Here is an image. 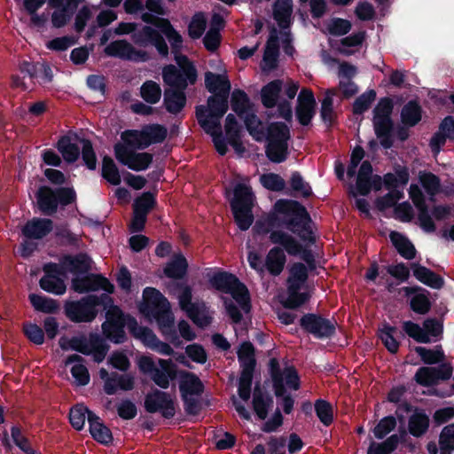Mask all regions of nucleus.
Instances as JSON below:
<instances>
[{
    "label": "nucleus",
    "mask_w": 454,
    "mask_h": 454,
    "mask_svg": "<svg viewBox=\"0 0 454 454\" xmlns=\"http://www.w3.org/2000/svg\"><path fill=\"white\" fill-rule=\"evenodd\" d=\"M89 431L92 438L105 445L109 446L114 441L111 430L102 422L101 419L94 412L89 413Z\"/></svg>",
    "instance_id": "393cba45"
},
{
    "label": "nucleus",
    "mask_w": 454,
    "mask_h": 454,
    "mask_svg": "<svg viewBox=\"0 0 454 454\" xmlns=\"http://www.w3.org/2000/svg\"><path fill=\"white\" fill-rule=\"evenodd\" d=\"M53 230V221L50 218L33 217L21 228V235L27 239H43Z\"/></svg>",
    "instance_id": "a211bd4d"
},
{
    "label": "nucleus",
    "mask_w": 454,
    "mask_h": 454,
    "mask_svg": "<svg viewBox=\"0 0 454 454\" xmlns=\"http://www.w3.org/2000/svg\"><path fill=\"white\" fill-rule=\"evenodd\" d=\"M144 408L148 413L160 412L166 419H173L176 415L175 399L168 392L158 388L145 395Z\"/></svg>",
    "instance_id": "f8f14e48"
},
{
    "label": "nucleus",
    "mask_w": 454,
    "mask_h": 454,
    "mask_svg": "<svg viewBox=\"0 0 454 454\" xmlns=\"http://www.w3.org/2000/svg\"><path fill=\"white\" fill-rule=\"evenodd\" d=\"M389 239L397 253L403 258L413 260L416 257L417 250L408 237L396 231H392L389 233Z\"/></svg>",
    "instance_id": "c85d7f7f"
},
{
    "label": "nucleus",
    "mask_w": 454,
    "mask_h": 454,
    "mask_svg": "<svg viewBox=\"0 0 454 454\" xmlns=\"http://www.w3.org/2000/svg\"><path fill=\"white\" fill-rule=\"evenodd\" d=\"M403 291L406 297L413 295L410 301V308L413 312L426 315L430 311L432 304L428 298L429 292L427 290L419 286H404Z\"/></svg>",
    "instance_id": "aec40b11"
},
{
    "label": "nucleus",
    "mask_w": 454,
    "mask_h": 454,
    "mask_svg": "<svg viewBox=\"0 0 454 454\" xmlns=\"http://www.w3.org/2000/svg\"><path fill=\"white\" fill-rule=\"evenodd\" d=\"M270 373L272 380L274 394L277 397L282 396L286 392L284 377L277 358L270 360Z\"/></svg>",
    "instance_id": "603ef678"
},
{
    "label": "nucleus",
    "mask_w": 454,
    "mask_h": 454,
    "mask_svg": "<svg viewBox=\"0 0 454 454\" xmlns=\"http://www.w3.org/2000/svg\"><path fill=\"white\" fill-rule=\"evenodd\" d=\"M100 306L106 310V320L102 324L129 321L131 316L124 313L119 306L115 305L112 297L111 301H105V302L100 303Z\"/></svg>",
    "instance_id": "864d4df0"
},
{
    "label": "nucleus",
    "mask_w": 454,
    "mask_h": 454,
    "mask_svg": "<svg viewBox=\"0 0 454 454\" xmlns=\"http://www.w3.org/2000/svg\"><path fill=\"white\" fill-rule=\"evenodd\" d=\"M111 301V296L106 294L100 295L89 294L78 301H67L64 305L66 317L74 323H91L98 314L100 303Z\"/></svg>",
    "instance_id": "20e7f679"
},
{
    "label": "nucleus",
    "mask_w": 454,
    "mask_h": 454,
    "mask_svg": "<svg viewBox=\"0 0 454 454\" xmlns=\"http://www.w3.org/2000/svg\"><path fill=\"white\" fill-rule=\"evenodd\" d=\"M301 329L318 340L331 339L336 333L337 321L319 313H305L299 319Z\"/></svg>",
    "instance_id": "9d476101"
},
{
    "label": "nucleus",
    "mask_w": 454,
    "mask_h": 454,
    "mask_svg": "<svg viewBox=\"0 0 454 454\" xmlns=\"http://www.w3.org/2000/svg\"><path fill=\"white\" fill-rule=\"evenodd\" d=\"M276 214L270 215L271 227L285 228L308 244L316 243L313 221L307 208L299 201L280 199L274 204Z\"/></svg>",
    "instance_id": "f257e3e1"
},
{
    "label": "nucleus",
    "mask_w": 454,
    "mask_h": 454,
    "mask_svg": "<svg viewBox=\"0 0 454 454\" xmlns=\"http://www.w3.org/2000/svg\"><path fill=\"white\" fill-rule=\"evenodd\" d=\"M128 325V321L114 322L108 324H102V333L106 340L114 344H122L127 340L125 327Z\"/></svg>",
    "instance_id": "72a5a7b5"
},
{
    "label": "nucleus",
    "mask_w": 454,
    "mask_h": 454,
    "mask_svg": "<svg viewBox=\"0 0 454 454\" xmlns=\"http://www.w3.org/2000/svg\"><path fill=\"white\" fill-rule=\"evenodd\" d=\"M376 98V91L369 90L356 98L352 106V112L355 115L363 114L367 111Z\"/></svg>",
    "instance_id": "680f3d73"
},
{
    "label": "nucleus",
    "mask_w": 454,
    "mask_h": 454,
    "mask_svg": "<svg viewBox=\"0 0 454 454\" xmlns=\"http://www.w3.org/2000/svg\"><path fill=\"white\" fill-rule=\"evenodd\" d=\"M429 426L430 419L425 410L415 407L408 420L409 433L414 437H422L428 431Z\"/></svg>",
    "instance_id": "bb28decb"
},
{
    "label": "nucleus",
    "mask_w": 454,
    "mask_h": 454,
    "mask_svg": "<svg viewBox=\"0 0 454 454\" xmlns=\"http://www.w3.org/2000/svg\"><path fill=\"white\" fill-rule=\"evenodd\" d=\"M279 246H275L269 250L264 262H262L259 253L254 251L248 252L247 262L249 266L260 274L267 270L273 277L279 276L286 263V250L283 247Z\"/></svg>",
    "instance_id": "1a4fd4ad"
},
{
    "label": "nucleus",
    "mask_w": 454,
    "mask_h": 454,
    "mask_svg": "<svg viewBox=\"0 0 454 454\" xmlns=\"http://www.w3.org/2000/svg\"><path fill=\"white\" fill-rule=\"evenodd\" d=\"M373 129L376 137L384 149H390L394 145L393 131L394 121L392 119H372Z\"/></svg>",
    "instance_id": "cd10ccee"
},
{
    "label": "nucleus",
    "mask_w": 454,
    "mask_h": 454,
    "mask_svg": "<svg viewBox=\"0 0 454 454\" xmlns=\"http://www.w3.org/2000/svg\"><path fill=\"white\" fill-rule=\"evenodd\" d=\"M205 85L207 90L215 95V93L230 94L231 85L226 75L207 72L205 74Z\"/></svg>",
    "instance_id": "473e14b6"
},
{
    "label": "nucleus",
    "mask_w": 454,
    "mask_h": 454,
    "mask_svg": "<svg viewBox=\"0 0 454 454\" xmlns=\"http://www.w3.org/2000/svg\"><path fill=\"white\" fill-rule=\"evenodd\" d=\"M177 378H179L181 396L200 395L204 392V385L195 373L180 370Z\"/></svg>",
    "instance_id": "4be33fe9"
},
{
    "label": "nucleus",
    "mask_w": 454,
    "mask_h": 454,
    "mask_svg": "<svg viewBox=\"0 0 454 454\" xmlns=\"http://www.w3.org/2000/svg\"><path fill=\"white\" fill-rule=\"evenodd\" d=\"M135 387V379L131 374H119L112 372L110 378L104 383V391L108 395L116 394L118 388L123 391H130Z\"/></svg>",
    "instance_id": "a878e982"
},
{
    "label": "nucleus",
    "mask_w": 454,
    "mask_h": 454,
    "mask_svg": "<svg viewBox=\"0 0 454 454\" xmlns=\"http://www.w3.org/2000/svg\"><path fill=\"white\" fill-rule=\"evenodd\" d=\"M231 106L233 112L239 118H243L244 114L253 110V104L247 94L240 89H235L231 96Z\"/></svg>",
    "instance_id": "58836bf2"
},
{
    "label": "nucleus",
    "mask_w": 454,
    "mask_h": 454,
    "mask_svg": "<svg viewBox=\"0 0 454 454\" xmlns=\"http://www.w3.org/2000/svg\"><path fill=\"white\" fill-rule=\"evenodd\" d=\"M55 147L67 163H74L79 159L80 147L73 143L72 138L67 135L60 137Z\"/></svg>",
    "instance_id": "e433bc0d"
},
{
    "label": "nucleus",
    "mask_w": 454,
    "mask_h": 454,
    "mask_svg": "<svg viewBox=\"0 0 454 454\" xmlns=\"http://www.w3.org/2000/svg\"><path fill=\"white\" fill-rule=\"evenodd\" d=\"M440 454H452L454 451V423L445 426L439 436Z\"/></svg>",
    "instance_id": "bf43d9fd"
},
{
    "label": "nucleus",
    "mask_w": 454,
    "mask_h": 454,
    "mask_svg": "<svg viewBox=\"0 0 454 454\" xmlns=\"http://www.w3.org/2000/svg\"><path fill=\"white\" fill-rule=\"evenodd\" d=\"M290 137L289 127L285 122L275 121L268 125L263 138H265L267 142L284 140L288 142Z\"/></svg>",
    "instance_id": "c03bdc74"
},
{
    "label": "nucleus",
    "mask_w": 454,
    "mask_h": 454,
    "mask_svg": "<svg viewBox=\"0 0 454 454\" xmlns=\"http://www.w3.org/2000/svg\"><path fill=\"white\" fill-rule=\"evenodd\" d=\"M254 193L246 184L239 183L233 189V198L230 201L231 208L253 207Z\"/></svg>",
    "instance_id": "7c9ffc66"
},
{
    "label": "nucleus",
    "mask_w": 454,
    "mask_h": 454,
    "mask_svg": "<svg viewBox=\"0 0 454 454\" xmlns=\"http://www.w3.org/2000/svg\"><path fill=\"white\" fill-rule=\"evenodd\" d=\"M409 195L419 211L418 219L421 229L426 232H434L436 226L429 214L428 206L426 203L425 197L420 188L417 184H411L409 189Z\"/></svg>",
    "instance_id": "f3484780"
},
{
    "label": "nucleus",
    "mask_w": 454,
    "mask_h": 454,
    "mask_svg": "<svg viewBox=\"0 0 454 454\" xmlns=\"http://www.w3.org/2000/svg\"><path fill=\"white\" fill-rule=\"evenodd\" d=\"M93 412L83 404H76L70 409L69 422L77 431H81L85 424V419L89 421V413Z\"/></svg>",
    "instance_id": "5fc2aeb1"
},
{
    "label": "nucleus",
    "mask_w": 454,
    "mask_h": 454,
    "mask_svg": "<svg viewBox=\"0 0 454 454\" xmlns=\"http://www.w3.org/2000/svg\"><path fill=\"white\" fill-rule=\"evenodd\" d=\"M35 198L39 210L44 215L52 216L57 213L59 205L66 207L74 203L76 193L69 187L51 188L42 185L36 191Z\"/></svg>",
    "instance_id": "39448f33"
},
{
    "label": "nucleus",
    "mask_w": 454,
    "mask_h": 454,
    "mask_svg": "<svg viewBox=\"0 0 454 454\" xmlns=\"http://www.w3.org/2000/svg\"><path fill=\"white\" fill-rule=\"evenodd\" d=\"M28 300L36 311L47 314H55L59 309V304L52 298L41 294H30Z\"/></svg>",
    "instance_id": "37998d69"
},
{
    "label": "nucleus",
    "mask_w": 454,
    "mask_h": 454,
    "mask_svg": "<svg viewBox=\"0 0 454 454\" xmlns=\"http://www.w3.org/2000/svg\"><path fill=\"white\" fill-rule=\"evenodd\" d=\"M210 286L226 294H231L244 312L251 309L250 294L244 283L239 278L228 271L218 269L212 274L207 275Z\"/></svg>",
    "instance_id": "7ed1b4c3"
},
{
    "label": "nucleus",
    "mask_w": 454,
    "mask_h": 454,
    "mask_svg": "<svg viewBox=\"0 0 454 454\" xmlns=\"http://www.w3.org/2000/svg\"><path fill=\"white\" fill-rule=\"evenodd\" d=\"M158 364L160 368L157 367L150 378L159 387L167 389L170 381L177 379L180 370L171 359L160 358Z\"/></svg>",
    "instance_id": "6ab92c4d"
},
{
    "label": "nucleus",
    "mask_w": 454,
    "mask_h": 454,
    "mask_svg": "<svg viewBox=\"0 0 454 454\" xmlns=\"http://www.w3.org/2000/svg\"><path fill=\"white\" fill-rule=\"evenodd\" d=\"M143 299L141 312L155 319L160 333L178 347L181 341L174 326V316L168 299L158 289L149 286L144 289Z\"/></svg>",
    "instance_id": "f03ea898"
},
{
    "label": "nucleus",
    "mask_w": 454,
    "mask_h": 454,
    "mask_svg": "<svg viewBox=\"0 0 454 454\" xmlns=\"http://www.w3.org/2000/svg\"><path fill=\"white\" fill-rule=\"evenodd\" d=\"M253 410L259 419L264 420L269 413L270 409L273 406V397L263 392L259 386H256L253 395Z\"/></svg>",
    "instance_id": "c756f323"
},
{
    "label": "nucleus",
    "mask_w": 454,
    "mask_h": 454,
    "mask_svg": "<svg viewBox=\"0 0 454 454\" xmlns=\"http://www.w3.org/2000/svg\"><path fill=\"white\" fill-rule=\"evenodd\" d=\"M187 269L188 262L186 258L182 254H179L167 263L163 272L167 278L182 279L186 275Z\"/></svg>",
    "instance_id": "4c0bfd02"
},
{
    "label": "nucleus",
    "mask_w": 454,
    "mask_h": 454,
    "mask_svg": "<svg viewBox=\"0 0 454 454\" xmlns=\"http://www.w3.org/2000/svg\"><path fill=\"white\" fill-rule=\"evenodd\" d=\"M315 412L324 426L329 427L333 422V405L326 400L317 399L314 403Z\"/></svg>",
    "instance_id": "4d7b16f0"
},
{
    "label": "nucleus",
    "mask_w": 454,
    "mask_h": 454,
    "mask_svg": "<svg viewBox=\"0 0 454 454\" xmlns=\"http://www.w3.org/2000/svg\"><path fill=\"white\" fill-rule=\"evenodd\" d=\"M39 286L43 291L55 295H62L67 291L63 278H40Z\"/></svg>",
    "instance_id": "774afa93"
},
{
    "label": "nucleus",
    "mask_w": 454,
    "mask_h": 454,
    "mask_svg": "<svg viewBox=\"0 0 454 454\" xmlns=\"http://www.w3.org/2000/svg\"><path fill=\"white\" fill-rule=\"evenodd\" d=\"M410 268L412 270L414 278L420 283L433 289H441L444 286L443 278L426 266L419 262H411Z\"/></svg>",
    "instance_id": "5701e85b"
},
{
    "label": "nucleus",
    "mask_w": 454,
    "mask_h": 454,
    "mask_svg": "<svg viewBox=\"0 0 454 454\" xmlns=\"http://www.w3.org/2000/svg\"><path fill=\"white\" fill-rule=\"evenodd\" d=\"M410 180L409 170L404 166L396 165L395 174L387 173L383 176L384 185L387 189L395 190L399 185L405 186Z\"/></svg>",
    "instance_id": "a19ab883"
},
{
    "label": "nucleus",
    "mask_w": 454,
    "mask_h": 454,
    "mask_svg": "<svg viewBox=\"0 0 454 454\" xmlns=\"http://www.w3.org/2000/svg\"><path fill=\"white\" fill-rule=\"evenodd\" d=\"M265 154L267 158L274 163H282L286 160L288 152V142L270 141L265 145Z\"/></svg>",
    "instance_id": "ea45409f"
},
{
    "label": "nucleus",
    "mask_w": 454,
    "mask_h": 454,
    "mask_svg": "<svg viewBox=\"0 0 454 454\" xmlns=\"http://www.w3.org/2000/svg\"><path fill=\"white\" fill-rule=\"evenodd\" d=\"M270 241L280 245L286 252L292 256L300 255L307 263L311 262L315 256L310 249L304 247L294 237L281 230L272 231L269 236Z\"/></svg>",
    "instance_id": "2eb2a0df"
},
{
    "label": "nucleus",
    "mask_w": 454,
    "mask_h": 454,
    "mask_svg": "<svg viewBox=\"0 0 454 454\" xmlns=\"http://www.w3.org/2000/svg\"><path fill=\"white\" fill-rule=\"evenodd\" d=\"M106 56L119 58L123 60L145 62L149 59L146 51L135 49L126 40H116L110 43L104 50Z\"/></svg>",
    "instance_id": "dca6fc26"
},
{
    "label": "nucleus",
    "mask_w": 454,
    "mask_h": 454,
    "mask_svg": "<svg viewBox=\"0 0 454 454\" xmlns=\"http://www.w3.org/2000/svg\"><path fill=\"white\" fill-rule=\"evenodd\" d=\"M292 11L291 3L276 1L273 5V18L280 27L286 28L289 27Z\"/></svg>",
    "instance_id": "3c124183"
},
{
    "label": "nucleus",
    "mask_w": 454,
    "mask_h": 454,
    "mask_svg": "<svg viewBox=\"0 0 454 454\" xmlns=\"http://www.w3.org/2000/svg\"><path fill=\"white\" fill-rule=\"evenodd\" d=\"M161 35L168 40L172 53L181 51L183 48V37L180 33L172 26L170 21H167L165 26L160 30Z\"/></svg>",
    "instance_id": "052dcab7"
},
{
    "label": "nucleus",
    "mask_w": 454,
    "mask_h": 454,
    "mask_svg": "<svg viewBox=\"0 0 454 454\" xmlns=\"http://www.w3.org/2000/svg\"><path fill=\"white\" fill-rule=\"evenodd\" d=\"M81 143L82 145L80 154L83 160L84 165L90 170H95L97 168V155L93 148L92 142L87 138H82Z\"/></svg>",
    "instance_id": "e2e57ef3"
},
{
    "label": "nucleus",
    "mask_w": 454,
    "mask_h": 454,
    "mask_svg": "<svg viewBox=\"0 0 454 454\" xmlns=\"http://www.w3.org/2000/svg\"><path fill=\"white\" fill-rule=\"evenodd\" d=\"M397 332V327L390 325L387 322L382 323L378 329V337L391 354H396L399 350L400 341L395 336Z\"/></svg>",
    "instance_id": "f704fd0d"
},
{
    "label": "nucleus",
    "mask_w": 454,
    "mask_h": 454,
    "mask_svg": "<svg viewBox=\"0 0 454 454\" xmlns=\"http://www.w3.org/2000/svg\"><path fill=\"white\" fill-rule=\"evenodd\" d=\"M425 364H438L445 360V354L441 345H437L434 349L418 346L414 348Z\"/></svg>",
    "instance_id": "a18cd8bd"
},
{
    "label": "nucleus",
    "mask_w": 454,
    "mask_h": 454,
    "mask_svg": "<svg viewBox=\"0 0 454 454\" xmlns=\"http://www.w3.org/2000/svg\"><path fill=\"white\" fill-rule=\"evenodd\" d=\"M87 293L103 290L106 294H111L114 292V286L109 279L101 274L86 275Z\"/></svg>",
    "instance_id": "8fccbe9b"
},
{
    "label": "nucleus",
    "mask_w": 454,
    "mask_h": 454,
    "mask_svg": "<svg viewBox=\"0 0 454 454\" xmlns=\"http://www.w3.org/2000/svg\"><path fill=\"white\" fill-rule=\"evenodd\" d=\"M246 129L248 133L256 140L262 141L265 136L262 121L254 114V110L245 114L243 118Z\"/></svg>",
    "instance_id": "49530a36"
},
{
    "label": "nucleus",
    "mask_w": 454,
    "mask_h": 454,
    "mask_svg": "<svg viewBox=\"0 0 454 454\" xmlns=\"http://www.w3.org/2000/svg\"><path fill=\"white\" fill-rule=\"evenodd\" d=\"M173 54L178 67L172 64L165 66L162 69L163 82L183 88H187L188 84L193 85L198 79V71L194 64L181 51Z\"/></svg>",
    "instance_id": "0eeeda50"
},
{
    "label": "nucleus",
    "mask_w": 454,
    "mask_h": 454,
    "mask_svg": "<svg viewBox=\"0 0 454 454\" xmlns=\"http://www.w3.org/2000/svg\"><path fill=\"white\" fill-rule=\"evenodd\" d=\"M59 343L63 350L72 349L86 356L91 354V350L89 348L88 340L83 335L74 336L71 339L61 337Z\"/></svg>",
    "instance_id": "de8ad7c7"
},
{
    "label": "nucleus",
    "mask_w": 454,
    "mask_h": 454,
    "mask_svg": "<svg viewBox=\"0 0 454 454\" xmlns=\"http://www.w3.org/2000/svg\"><path fill=\"white\" fill-rule=\"evenodd\" d=\"M422 327L412 321L403 322V330L410 338L418 343L427 344L431 342L430 337L436 340L443 334V318L428 317L423 321Z\"/></svg>",
    "instance_id": "9b49d317"
},
{
    "label": "nucleus",
    "mask_w": 454,
    "mask_h": 454,
    "mask_svg": "<svg viewBox=\"0 0 454 454\" xmlns=\"http://www.w3.org/2000/svg\"><path fill=\"white\" fill-rule=\"evenodd\" d=\"M283 88V81L275 79L265 84L261 90V101L265 108H273L278 105Z\"/></svg>",
    "instance_id": "2f4dec72"
},
{
    "label": "nucleus",
    "mask_w": 454,
    "mask_h": 454,
    "mask_svg": "<svg viewBox=\"0 0 454 454\" xmlns=\"http://www.w3.org/2000/svg\"><path fill=\"white\" fill-rule=\"evenodd\" d=\"M230 94L215 93L207 98V107L200 105L196 106L195 114L198 123L205 132L207 129L221 126V119L229 109Z\"/></svg>",
    "instance_id": "423d86ee"
},
{
    "label": "nucleus",
    "mask_w": 454,
    "mask_h": 454,
    "mask_svg": "<svg viewBox=\"0 0 454 454\" xmlns=\"http://www.w3.org/2000/svg\"><path fill=\"white\" fill-rule=\"evenodd\" d=\"M253 207L234 208L231 209L234 220L239 230L247 231L254 222L252 213Z\"/></svg>",
    "instance_id": "338daca9"
},
{
    "label": "nucleus",
    "mask_w": 454,
    "mask_h": 454,
    "mask_svg": "<svg viewBox=\"0 0 454 454\" xmlns=\"http://www.w3.org/2000/svg\"><path fill=\"white\" fill-rule=\"evenodd\" d=\"M153 160V155L150 153H137L131 154V159L128 168L134 171H143L149 168Z\"/></svg>",
    "instance_id": "0e129e2a"
},
{
    "label": "nucleus",
    "mask_w": 454,
    "mask_h": 454,
    "mask_svg": "<svg viewBox=\"0 0 454 454\" xmlns=\"http://www.w3.org/2000/svg\"><path fill=\"white\" fill-rule=\"evenodd\" d=\"M132 42L139 47L153 46L162 58H168V46L161 32L151 26H142L131 35Z\"/></svg>",
    "instance_id": "4468645a"
},
{
    "label": "nucleus",
    "mask_w": 454,
    "mask_h": 454,
    "mask_svg": "<svg viewBox=\"0 0 454 454\" xmlns=\"http://www.w3.org/2000/svg\"><path fill=\"white\" fill-rule=\"evenodd\" d=\"M140 94L146 103L153 105L160 101L161 97V89L156 82L150 80L142 84Z\"/></svg>",
    "instance_id": "13d9d810"
},
{
    "label": "nucleus",
    "mask_w": 454,
    "mask_h": 454,
    "mask_svg": "<svg viewBox=\"0 0 454 454\" xmlns=\"http://www.w3.org/2000/svg\"><path fill=\"white\" fill-rule=\"evenodd\" d=\"M422 118V107L416 99L409 100L401 110V121L404 126L414 127Z\"/></svg>",
    "instance_id": "c9c22d12"
},
{
    "label": "nucleus",
    "mask_w": 454,
    "mask_h": 454,
    "mask_svg": "<svg viewBox=\"0 0 454 454\" xmlns=\"http://www.w3.org/2000/svg\"><path fill=\"white\" fill-rule=\"evenodd\" d=\"M87 340L94 361L96 363L103 362L110 348L106 340L96 333H90Z\"/></svg>",
    "instance_id": "79ce46f5"
},
{
    "label": "nucleus",
    "mask_w": 454,
    "mask_h": 454,
    "mask_svg": "<svg viewBox=\"0 0 454 454\" xmlns=\"http://www.w3.org/2000/svg\"><path fill=\"white\" fill-rule=\"evenodd\" d=\"M170 88L165 89L163 104L171 114H179L185 106L187 98L184 90L186 88L178 85L168 84Z\"/></svg>",
    "instance_id": "412c9836"
},
{
    "label": "nucleus",
    "mask_w": 454,
    "mask_h": 454,
    "mask_svg": "<svg viewBox=\"0 0 454 454\" xmlns=\"http://www.w3.org/2000/svg\"><path fill=\"white\" fill-rule=\"evenodd\" d=\"M167 136L168 129L164 125L153 123L144 126L141 130H125L121 139L133 148L144 150L153 144L162 143Z\"/></svg>",
    "instance_id": "6e6552de"
},
{
    "label": "nucleus",
    "mask_w": 454,
    "mask_h": 454,
    "mask_svg": "<svg viewBox=\"0 0 454 454\" xmlns=\"http://www.w3.org/2000/svg\"><path fill=\"white\" fill-rule=\"evenodd\" d=\"M176 286L180 291L177 298L181 309L185 311L187 316L197 325L200 327L208 325L210 318L203 313L201 307L198 303L192 301V287L184 283H176Z\"/></svg>",
    "instance_id": "ddd939ff"
},
{
    "label": "nucleus",
    "mask_w": 454,
    "mask_h": 454,
    "mask_svg": "<svg viewBox=\"0 0 454 454\" xmlns=\"http://www.w3.org/2000/svg\"><path fill=\"white\" fill-rule=\"evenodd\" d=\"M419 180L427 194L435 196L441 191V179L432 172L420 171Z\"/></svg>",
    "instance_id": "6e6d98bb"
},
{
    "label": "nucleus",
    "mask_w": 454,
    "mask_h": 454,
    "mask_svg": "<svg viewBox=\"0 0 454 454\" xmlns=\"http://www.w3.org/2000/svg\"><path fill=\"white\" fill-rule=\"evenodd\" d=\"M207 27V20L202 12L195 13L189 25L188 35L192 39H199L202 36Z\"/></svg>",
    "instance_id": "69168bd1"
},
{
    "label": "nucleus",
    "mask_w": 454,
    "mask_h": 454,
    "mask_svg": "<svg viewBox=\"0 0 454 454\" xmlns=\"http://www.w3.org/2000/svg\"><path fill=\"white\" fill-rule=\"evenodd\" d=\"M101 176L113 185H119L121 182L119 168L114 160L108 155H105L102 159Z\"/></svg>",
    "instance_id": "09e8293b"
},
{
    "label": "nucleus",
    "mask_w": 454,
    "mask_h": 454,
    "mask_svg": "<svg viewBox=\"0 0 454 454\" xmlns=\"http://www.w3.org/2000/svg\"><path fill=\"white\" fill-rule=\"evenodd\" d=\"M62 264L66 273L70 272L74 275H82L90 270L91 260L85 253L77 254H65L61 257Z\"/></svg>",
    "instance_id": "b1692460"
}]
</instances>
